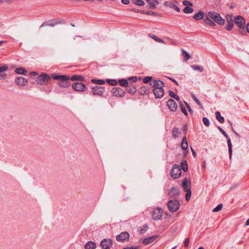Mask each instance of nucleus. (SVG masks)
Instances as JSON below:
<instances>
[{
	"label": "nucleus",
	"mask_w": 249,
	"mask_h": 249,
	"mask_svg": "<svg viewBox=\"0 0 249 249\" xmlns=\"http://www.w3.org/2000/svg\"><path fill=\"white\" fill-rule=\"evenodd\" d=\"M203 124L206 126H209L210 125V122L209 119L206 117H203L202 119Z\"/></svg>",
	"instance_id": "a19ab883"
},
{
	"label": "nucleus",
	"mask_w": 249,
	"mask_h": 249,
	"mask_svg": "<svg viewBox=\"0 0 249 249\" xmlns=\"http://www.w3.org/2000/svg\"><path fill=\"white\" fill-rule=\"evenodd\" d=\"M37 74H38V73L37 72H35V71H32V72L30 73V75L31 76H36Z\"/></svg>",
	"instance_id": "6e6d98bb"
},
{
	"label": "nucleus",
	"mask_w": 249,
	"mask_h": 249,
	"mask_svg": "<svg viewBox=\"0 0 249 249\" xmlns=\"http://www.w3.org/2000/svg\"><path fill=\"white\" fill-rule=\"evenodd\" d=\"M231 129L232 131L236 135H238L237 133L234 130L233 127L232 126V124L231 123Z\"/></svg>",
	"instance_id": "052dcab7"
},
{
	"label": "nucleus",
	"mask_w": 249,
	"mask_h": 249,
	"mask_svg": "<svg viewBox=\"0 0 249 249\" xmlns=\"http://www.w3.org/2000/svg\"><path fill=\"white\" fill-rule=\"evenodd\" d=\"M148 229V226L147 225H144L140 231V234H143Z\"/></svg>",
	"instance_id": "c9c22d12"
},
{
	"label": "nucleus",
	"mask_w": 249,
	"mask_h": 249,
	"mask_svg": "<svg viewBox=\"0 0 249 249\" xmlns=\"http://www.w3.org/2000/svg\"><path fill=\"white\" fill-rule=\"evenodd\" d=\"M129 237V234L127 232H123L116 236V239L118 241L124 242Z\"/></svg>",
	"instance_id": "dca6fc26"
},
{
	"label": "nucleus",
	"mask_w": 249,
	"mask_h": 249,
	"mask_svg": "<svg viewBox=\"0 0 249 249\" xmlns=\"http://www.w3.org/2000/svg\"><path fill=\"white\" fill-rule=\"evenodd\" d=\"M183 5L185 6L183 11L186 14L192 13L193 12V9L192 7L193 6L192 3L189 0H184L182 2Z\"/></svg>",
	"instance_id": "6e6552de"
},
{
	"label": "nucleus",
	"mask_w": 249,
	"mask_h": 249,
	"mask_svg": "<svg viewBox=\"0 0 249 249\" xmlns=\"http://www.w3.org/2000/svg\"><path fill=\"white\" fill-rule=\"evenodd\" d=\"M181 169L184 172H187L188 170V165L186 160H182L181 162Z\"/></svg>",
	"instance_id": "c756f323"
},
{
	"label": "nucleus",
	"mask_w": 249,
	"mask_h": 249,
	"mask_svg": "<svg viewBox=\"0 0 249 249\" xmlns=\"http://www.w3.org/2000/svg\"><path fill=\"white\" fill-rule=\"evenodd\" d=\"M15 72L18 74L26 75L27 71L22 67H18L15 70Z\"/></svg>",
	"instance_id": "4be33fe9"
},
{
	"label": "nucleus",
	"mask_w": 249,
	"mask_h": 249,
	"mask_svg": "<svg viewBox=\"0 0 249 249\" xmlns=\"http://www.w3.org/2000/svg\"><path fill=\"white\" fill-rule=\"evenodd\" d=\"M182 187L185 192L191 190V182L188 181L187 178H184L182 180Z\"/></svg>",
	"instance_id": "f3484780"
},
{
	"label": "nucleus",
	"mask_w": 249,
	"mask_h": 249,
	"mask_svg": "<svg viewBox=\"0 0 249 249\" xmlns=\"http://www.w3.org/2000/svg\"><path fill=\"white\" fill-rule=\"evenodd\" d=\"M223 207V205L222 204H218L215 208H214L213 210V212H218L220 211Z\"/></svg>",
	"instance_id": "ea45409f"
},
{
	"label": "nucleus",
	"mask_w": 249,
	"mask_h": 249,
	"mask_svg": "<svg viewBox=\"0 0 249 249\" xmlns=\"http://www.w3.org/2000/svg\"><path fill=\"white\" fill-rule=\"evenodd\" d=\"M171 174L174 179L178 178L181 174V167L178 164H174L171 170Z\"/></svg>",
	"instance_id": "423d86ee"
},
{
	"label": "nucleus",
	"mask_w": 249,
	"mask_h": 249,
	"mask_svg": "<svg viewBox=\"0 0 249 249\" xmlns=\"http://www.w3.org/2000/svg\"><path fill=\"white\" fill-rule=\"evenodd\" d=\"M227 24L226 25V28L227 30L230 31L232 29L233 26L232 17L231 16H227Z\"/></svg>",
	"instance_id": "6ab92c4d"
},
{
	"label": "nucleus",
	"mask_w": 249,
	"mask_h": 249,
	"mask_svg": "<svg viewBox=\"0 0 249 249\" xmlns=\"http://www.w3.org/2000/svg\"><path fill=\"white\" fill-rule=\"evenodd\" d=\"M116 96H118V95H119V96L123 97L122 94H115Z\"/></svg>",
	"instance_id": "69168bd1"
},
{
	"label": "nucleus",
	"mask_w": 249,
	"mask_h": 249,
	"mask_svg": "<svg viewBox=\"0 0 249 249\" xmlns=\"http://www.w3.org/2000/svg\"><path fill=\"white\" fill-rule=\"evenodd\" d=\"M180 133L181 132L178 128L174 127L172 130V136L175 139L178 138Z\"/></svg>",
	"instance_id": "5701e85b"
},
{
	"label": "nucleus",
	"mask_w": 249,
	"mask_h": 249,
	"mask_svg": "<svg viewBox=\"0 0 249 249\" xmlns=\"http://www.w3.org/2000/svg\"><path fill=\"white\" fill-rule=\"evenodd\" d=\"M129 80L132 81L133 82H135L137 81V77H131L129 78Z\"/></svg>",
	"instance_id": "4d7b16f0"
},
{
	"label": "nucleus",
	"mask_w": 249,
	"mask_h": 249,
	"mask_svg": "<svg viewBox=\"0 0 249 249\" xmlns=\"http://www.w3.org/2000/svg\"><path fill=\"white\" fill-rule=\"evenodd\" d=\"M189 238H187L184 242V247L187 248L189 244Z\"/></svg>",
	"instance_id": "de8ad7c7"
},
{
	"label": "nucleus",
	"mask_w": 249,
	"mask_h": 249,
	"mask_svg": "<svg viewBox=\"0 0 249 249\" xmlns=\"http://www.w3.org/2000/svg\"><path fill=\"white\" fill-rule=\"evenodd\" d=\"M154 95L155 96V98L158 99V98H162L164 94H154Z\"/></svg>",
	"instance_id": "603ef678"
},
{
	"label": "nucleus",
	"mask_w": 249,
	"mask_h": 249,
	"mask_svg": "<svg viewBox=\"0 0 249 249\" xmlns=\"http://www.w3.org/2000/svg\"><path fill=\"white\" fill-rule=\"evenodd\" d=\"M158 237L157 235H153L147 238H145L143 240V244L144 245H148L153 242Z\"/></svg>",
	"instance_id": "aec40b11"
},
{
	"label": "nucleus",
	"mask_w": 249,
	"mask_h": 249,
	"mask_svg": "<svg viewBox=\"0 0 249 249\" xmlns=\"http://www.w3.org/2000/svg\"><path fill=\"white\" fill-rule=\"evenodd\" d=\"M150 85L153 89L154 93H160L164 92L163 87L164 83L160 80H153L150 82Z\"/></svg>",
	"instance_id": "f03ea898"
},
{
	"label": "nucleus",
	"mask_w": 249,
	"mask_h": 249,
	"mask_svg": "<svg viewBox=\"0 0 249 249\" xmlns=\"http://www.w3.org/2000/svg\"><path fill=\"white\" fill-rule=\"evenodd\" d=\"M91 82L94 84L98 85H102L105 83V81L103 80L92 79L91 80Z\"/></svg>",
	"instance_id": "f704fd0d"
},
{
	"label": "nucleus",
	"mask_w": 249,
	"mask_h": 249,
	"mask_svg": "<svg viewBox=\"0 0 249 249\" xmlns=\"http://www.w3.org/2000/svg\"><path fill=\"white\" fill-rule=\"evenodd\" d=\"M8 69V66L7 64L0 65V80L5 79L6 77V74L4 72Z\"/></svg>",
	"instance_id": "ddd939ff"
},
{
	"label": "nucleus",
	"mask_w": 249,
	"mask_h": 249,
	"mask_svg": "<svg viewBox=\"0 0 249 249\" xmlns=\"http://www.w3.org/2000/svg\"><path fill=\"white\" fill-rule=\"evenodd\" d=\"M191 67L193 70L198 71L199 72H201L203 70L202 68L198 65L192 66Z\"/></svg>",
	"instance_id": "58836bf2"
},
{
	"label": "nucleus",
	"mask_w": 249,
	"mask_h": 249,
	"mask_svg": "<svg viewBox=\"0 0 249 249\" xmlns=\"http://www.w3.org/2000/svg\"><path fill=\"white\" fill-rule=\"evenodd\" d=\"M152 79H153L152 77L147 76V77H144L142 79V81L144 83H147L150 81L151 82L153 80Z\"/></svg>",
	"instance_id": "4c0bfd02"
},
{
	"label": "nucleus",
	"mask_w": 249,
	"mask_h": 249,
	"mask_svg": "<svg viewBox=\"0 0 249 249\" xmlns=\"http://www.w3.org/2000/svg\"><path fill=\"white\" fill-rule=\"evenodd\" d=\"M184 104L187 107L189 112L192 114L193 113V109L191 108V107L188 105V104L186 102H184Z\"/></svg>",
	"instance_id": "49530a36"
},
{
	"label": "nucleus",
	"mask_w": 249,
	"mask_h": 249,
	"mask_svg": "<svg viewBox=\"0 0 249 249\" xmlns=\"http://www.w3.org/2000/svg\"><path fill=\"white\" fill-rule=\"evenodd\" d=\"M15 82L18 85L24 86L27 84L28 81L24 77L19 76L16 79Z\"/></svg>",
	"instance_id": "2eb2a0df"
},
{
	"label": "nucleus",
	"mask_w": 249,
	"mask_h": 249,
	"mask_svg": "<svg viewBox=\"0 0 249 249\" xmlns=\"http://www.w3.org/2000/svg\"><path fill=\"white\" fill-rule=\"evenodd\" d=\"M152 218L154 221L159 220L161 218L163 211L160 208H154L151 212Z\"/></svg>",
	"instance_id": "0eeeda50"
},
{
	"label": "nucleus",
	"mask_w": 249,
	"mask_h": 249,
	"mask_svg": "<svg viewBox=\"0 0 249 249\" xmlns=\"http://www.w3.org/2000/svg\"><path fill=\"white\" fill-rule=\"evenodd\" d=\"M186 106L185 105V104H180V108H181V111L185 116H187V110L186 109Z\"/></svg>",
	"instance_id": "72a5a7b5"
},
{
	"label": "nucleus",
	"mask_w": 249,
	"mask_h": 249,
	"mask_svg": "<svg viewBox=\"0 0 249 249\" xmlns=\"http://www.w3.org/2000/svg\"><path fill=\"white\" fill-rule=\"evenodd\" d=\"M187 192L185 196V199L187 201H189L190 199L191 196V191H186Z\"/></svg>",
	"instance_id": "37998d69"
},
{
	"label": "nucleus",
	"mask_w": 249,
	"mask_h": 249,
	"mask_svg": "<svg viewBox=\"0 0 249 249\" xmlns=\"http://www.w3.org/2000/svg\"><path fill=\"white\" fill-rule=\"evenodd\" d=\"M107 82L109 84L112 85V86H115V85H117V82L116 80H113V79H108L107 80Z\"/></svg>",
	"instance_id": "79ce46f5"
},
{
	"label": "nucleus",
	"mask_w": 249,
	"mask_h": 249,
	"mask_svg": "<svg viewBox=\"0 0 249 249\" xmlns=\"http://www.w3.org/2000/svg\"><path fill=\"white\" fill-rule=\"evenodd\" d=\"M96 248V243L91 241L88 242L85 245V249H95Z\"/></svg>",
	"instance_id": "412c9836"
},
{
	"label": "nucleus",
	"mask_w": 249,
	"mask_h": 249,
	"mask_svg": "<svg viewBox=\"0 0 249 249\" xmlns=\"http://www.w3.org/2000/svg\"><path fill=\"white\" fill-rule=\"evenodd\" d=\"M178 61L176 60L173 63V66H176L177 64L178 63Z\"/></svg>",
	"instance_id": "13d9d810"
},
{
	"label": "nucleus",
	"mask_w": 249,
	"mask_h": 249,
	"mask_svg": "<svg viewBox=\"0 0 249 249\" xmlns=\"http://www.w3.org/2000/svg\"><path fill=\"white\" fill-rule=\"evenodd\" d=\"M173 98H175L177 101L179 100V97L178 94H170Z\"/></svg>",
	"instance_id": "09e8293b"
},
{
	"label": "nucleus",
	"mask_w": 249,
	"mask_h": 249,
	"mask_svg": "<svg viewBox=\"0 0 249 249\" xmlns=\"http://www.w3.org/2000/svg\"><path fill=\"white\" fill-rule=\"evenodd\" d=\"M121 1L124 4H128L129 3V0H122Z\"/></svg>",
	"instance_id": "864d4df0"
},
{
	"label": "nucleus",
	"mask_w": 249,
	"mask_h": 249,
	"mask_svg": "<svg viewBox=\"0 0 249 249\" xmlns=\"http://www.w3.org/2000/svg\"><path fill=\"white\" fill-rule=\"evenodd\" d=\"M246 30L249 33V22L246 25Z\"/></svg>",
	"instance_id": "bf43d9fd"
},
{
	"label": "nucleus",
	"mask_w": 249,
	"mask_h": 249,
	"mask_svg": "<svg viewBox=\"0 0 249 249\" xmlns=\"http://www.w3.org/2000/svg\"><path fill=\"white\" fill-rule=\"evenodd\" d=\"M191 151L192 152L194 157L196 158V152H195V151L194 150V149L193 148H191Z\"/></svg>",
	"instance_id": "5fc2aeb1"
},
{
	"label": "nucleus",
	"mask_w": 249,
	"mask_h": 249,
	"mask_svg": "<svg viewBox=\"0 0 249 249\" xmlns=\"http://www.w3.org/2000/svg\"><path fill=\"white\" fill-rule=\"evenodd\" d=\"M194 100L200 106L201 108H203L202 105L200 102L199 100L195 96V94H192Z\"/></svg>",
	"instance_id": "e433bc0d"
},
{
	"label": "nucleus",
	"mask_w": 249,
	"mask_h": 249,
	"mask_svg": "<svg viewBox=\"0 0 249 249\" xmlns=\"http://www.w3.org/2000/svg\"><path fill=\"white\" fill-rule=\"evenodd\" d=\"M218 130L221 132V133L226 138H228L229 136L228 134L225 132V131L220 127H218Z\"/></svg>",
	"instance_id": "c03bdc74"
},
{
	"label": "nucleus",
	"mask_w": 249,
	"mask_h": 249,
	"mask_svg": "<svg viewBox=\"0 0 249 249\" xmlns=\"http://www.w3.org/2000/svg\"><path fill=\"white\" fill-rule=\"evenodd\" d=\"M152 38L155 40L156 41H157V42H161V40L159 38H158V37H157L156 36H152Z\"/></svg>",
	"instance_id": "3c124183"
},
{
	"label": "nucleus",
	"mask_w": 249,
	"mask_h": 249,
	"mask_svg": "<svg viewBox=\"0 0 249 249\" xmlns=\"http://www.w3.org/2000/svg\"><path fill=\"white\" fill-rule=\"evenodd\" d=\"M227 143H228V149H229L228 150H229L230 159H231V157H232V144H231V139L229 138L228 139Z\"/></svg>",
	"instance_id": "cd10ccee"
},
{
	"label": "nucleus",
	"mask_w": 249,
	"mask_h": 249,
	"mask_svg": "<svg viewBox=\"0 0 249 249\" xmlns=\"http://www.w3.org/2000/svg\"><path fill=\"white\" fill-rule=\"evenodd\" d=\"M204 13L200 11L193 16L194 19L196 20H199L203 18L204 17Z\"/></svg>",
	"instance_id": "b1692460"
},
{
	"label": "nucleus",
	"mask_w": 249,
	"mask_h": 249,
	"mask_svg": "<svg viewBox=\"0 0 249 249\" xmlns=\"http://www.w3.org/2000/svg\"><path fill=\"white\" fill-rule=\"evenodd\" d=\"M179 202L176 199L170 200L167 203L168 210L171 212H176L179 209Z\"/></svg>",
	"instance_id": "39448f33"
},
{
	"label": "nucleus",
	"mask_w": 249,
	"mask_h": 249,
	"mask_svg": "<svg viewBox=\"0 0 249 249\" xmlns=\"http://www.w3.org/2000/svg\"><path fill=\"white\" fill-rule=\"evenodd\" d=\"M73 89L78 92H83L86 88L85 84L80 82H76L72 85Z\"/></svg>",
	"instance_id": "4468645a"
},
{
	"label": "nucleus",
	"mask_w": 249,
	"mask_h": 249,
	"mask_svg": "<svg viewBox=\"0 0 249 249\" xmlns=\"http://www.w3.org/2000/svg\"><path fill=\"white\" fill-rule=\"evenodd\" d=\"M179 193L178 188L173 187L170 190L168 195L170 198H176L179 195Z\"/></svg>",
	"instance_id": "9b49d317"
},
{
	"label": "nucleus",
	"mask_w": 249,
	"mask_h": 249,
	"mask_svg": "<svg viewBox=\"0 0 249 249\" xmlns=\"http://www.w3.org/2000/svg\"><path fill=\"white\" fill-rule=\"evenodd\" d=\"M72 81H84V77L82 76L74 75L71 78Z\"/></svg>",
	"instance_id": "7c9ffc66"
},
{
	"label": "nucleus",
	"mask_w": 249,
	"mask_h": 249,
	"mask_svg": "<svg viewBox=\"0 0 249 249\" xmlns=\"http://www.w3.org/2000/svg\"><path fill=\"white\" fill-rule=\"evenodd\" d=\"M215 116L216 119L220 123H223L224 122L225 119L223 117L221 116L220 115V113L219 111H216L215 112Z\"/></svg>",
	"instance_id": "c85d7f7f"
},
{
	"label": "nucleus",
	"mask_w": 249,
	"mask_h": 249,
	"mask_svg": "<svg viewBox=\"0 0 249 249\" xmlns=\"http://www.w3.org/2000/svg\"><path fill=\"white\" fill-rule=\"evenodd\" d=\"M134 3L138 6H144L145 4L144 0H134Z\"/></svg>",
	"instance_id": "473e14b6"
},
{
	"label": "nucleus",
	"mask_w": 249,
	"mask_h": 249,
	"mask_svg": "<svg viewBox=\"0 0 249 249\" xmlns=\"http://www.w3.org/2000/svg\"><path fill=\"white\" fill-rule=\"evenodd\" d=\"M2 1L7 4H11L14 1V0H2Z\"/></svg>",
	"instance_id": "8fccbe9b"
},
{
	"label": "nucleus",
	"mask_w": 249,
	"mask_h": 249,
	"mask_svg": "<svg viewBox=\"0 0 249 249\" xmlns=\"http://www.w3.org/2000/svg\"><path fill=\"white\" fill-rule=\"evenodd\" d=\"M206 15L208 18H210L216 23L220 25H223L225 24V20L222 18L218 13L214 12H209Z\"/></svg>",
	"instance_id": "7ed1b4c3"
},
{
	"label": "nucleus",
	"mask_w": 249,
	"mask_h": 249,
	"mask_svg": "<svg viewBox=\"0 0 249 249\" xmlns=\"http://www.w3.org/2000/svg\"><path fill=\"white\" fill-rule=\"evenodd\" d=\"M187 130V126L186 125H185L184 126V130L185 134H186Z\"/></svg>",
	"instance_id": "680f3d73"
},
{
	"label": "nucleus",
	"mask_w": 249,
	"mask_h": 249,
	"mask_svg": "<svg viewBox=\"0 0 249 249\" xmlns=\"http://www.w3.org/2000/svg\"><path fill=\"white\" fill-rule=\"evenodd\" d=\"M177 246H175L173 248H172L171 249H176Z\"/></svg>",
	"instance_id": "338daca9"
},
{
	"label": "nucleus",
	"mask_w": 249,
	"mask_h": 249,
	"mask_svg": "<svg viewBox=\"0 0 249 249\" xmlns=\"http://www.w3.org/2000/svg\"><path fill=\"white\" fill-rule=\"evenodd\" d=\"M51 77L53 79L58 80V84L60 86L63 87H66L68 86L69 80L70 79V77L68 75H58L56 73L52 74Z\"/></svg>",
	"instance_id": "f257e3e1"
},
{
	"label": "nucleus",
	"mask_w": 249,
	"mask_h": 249,
	"mask_svg": "<svg viewBox=\"0 0 249 249\" xmlns=\"http://www.w3.org/2000/svg\"><path fill=\"white\" fill-rule=\"evenodd\" d=\"M184 61H186L190 58V55L186 52L183 53Z\"/></svg>",
	"instance_id": "a18cd8bd"
},
{
	"label": "nucleus",
	"mask_w": 249,
	"mask_h": 249,
	"mask_svg": "<svg viewBox=\"0 0 249 249\" xmlns=\"http://www.w3.org/2000/svg\"><path fill=\"white\" fill-rule=\"evenodd\" d=\"M246 225L247 226H249V218L247 220L246 222Z\"/></svg>",
	"instance_id": "0e129e2a"
},
{
	"label": "nucleus",
	"mask_w": 249,
	"mask_h": 249,
	"mask_svg": "<svg viewBox=\"0 0 249 249\" xmlns=\"http://www.w3.org/2000/svg\"><path fill=\"white\" fill-rule=\"evenodd\" d=\"M148 3L150 5V7L154 9L159 4L157 0H146Z\"/></svg>",
	"instance_id": "393cba45"
},
{
	"label": "nucleus",
	"mask_w": 249,
	"mask_h": 249,
	"mask_svg": "<svg viewBox=\"0 0 249 249\" xmlns=\"http://www.w3.org/2000/svg\"><path fill=\"white\" fill-rule=\"evenodd\" d=\"M118 82L121 86L126 87L128 86V82L124 79L119 80Z\"/></svg>",
	"instance_id": "2f4dec72"
},
{
	"label": "nucleus",
	"mask_w": 249,
	"mask_h": 249,
	"mask_svg": "<svg viewBox=\"0 0 249 249\" xmlns=\"http://www.w3.org/2000/svg\"><path fill=\"white\" fill-rule=\"evenodd\" d=\"M52 77L47 73H42L38 76L37 78V82L40 85H45L49 83Z\"/></svg>",
	"instance_id": "20e7f679"
},
{
	"label": "nucleus",
	"mask_w": 249,
	"mask_h": 249,
	"mask_svg": "<svg viewBox=\"0 0 249 249\" xmlns=\"http://www.w3.org/2000/svg\"><path fill=\"white\" fill-rule=\"evenodd\" d=\"M234 22L237 26L240 28H244L245 25V20L241 16H237L234 18Z\"/></svg>",
	"instance_id": "f8f14e48"
},
{
	"label": "nucleus",
	"mask_w": 249,
	"mask_h": 249,
	"mask_svg": "<svg viewBox=\"0 0 249 249\" xmlns=\"http://www.w3.org/2000/svg\"><path fill=\"white\" fill-rule=\"evenodd\" d=\"M204 21L206 24L211 26L214 27L215 25L214 22H213L210 18L208 17L207 15H206L205 18L204 19Z\"/></svg>",
	"instance_id": "a878e982"
},
{
	"label": "nucleus",
	"mask_w": 249,
	"mask_h": 249,
	"mask_svg": "<svg viewBox=\"0 0 249 249\" xmlns=\"http://www.w3.org/2000/svg\"><path fill=\"white\" fill-rule=\"evenodd\" d=\"M138 12H140L144 14H149V12H144V11H142V10L138 11Z\"/></svg>",
	"instance_id": "e2e57ef3"
},
{
	"label": "nucleus",
	"mask_w": 249,
	"mask_h": 249,
	"mask_svg": "<svg viewBox=\"0 0 249 249\" xmlns=\"http://www.w3.org/2000/svg\"><path fill=\"white\" fill-rule=\"evenodd\" d=\"M181 148L183 150H186L188 149V142L185 136L183 137L182 140Z\"/></svg>",
	"instance_id": "bb28decb"
},
{
	"label": "nucleus",
	"mask_w": 249,
	"mask_h": 249,
	"mask_svg": "<svg viewBox=\"0 0 249 249\" xmlns=\"http://www.w3.org/2000/svg\"><path fill=\"white\" fill-rule=\"evenodd\" d=\"M101 246L103 249H108L112 246V241L109 238H106L101 242Z\"/></svg>",
	"instance_id": "9d476101"
},
{
	"label": "nucleus",
	"mask_w": 249,
	"mask_h": 249,
	"mask_svg": "<svg viewBox=\"0 0 249 249\" xmlns=\"http://www.w3.org/2000/svg\"><path fill=\"white\" fill-rule=\"evenodd\" d=\"M166 105L170 111L175 112L177 110L178 105L174 100L172 99H169L166 103Z\"/></svg>",
	"instance_id": "1a4fd4ad"
},
{
	"label": "nucleus",
	"mask_w": 249,
	"mask_h": 249,
	"mask_svg": "<svg viewBox=\"0 0 249 249\" xmlns=\"http://www.w3.org/2000/svg\"><path fill=\"white\" fill-rule=\"evenodd\" d=\"M164 4L165 6L172 8L177 12H179L180 11V9L176 5V4L171 1L166 0L164 2Z\"/></svg>",
	"instance_id": "a211bd4d"
},
{
	"label": "nucleus",
	"mask_w": 249,
	"mask_h": 249,
	"mask_svg": "<svg viewBox=\"0 0 249 249\" xmlns=\"http://www.w3.org/2000/svg\"><path fill=\"white\" fill-rule=\"evenodd\" d=\"M198 249H204V248L203 247H199L198 248Z\"/></svg>",
	"instance_id": "774afa93"
}]
</instances>
